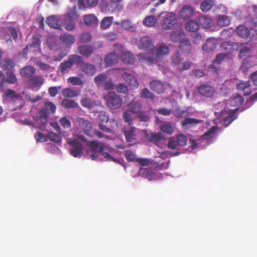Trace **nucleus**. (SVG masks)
I'll list each match as a JSON object with an SVG mask.
<instances>
[{"mask_svg":"<svg viewBox=\"0 0 257 257\" xmlns=\"http://www.w3.org/2000/svg\"><path fill=\"white\" fill-rule=\"evenodd\" d=\"M155 58L154 56L150 57L147 53L140 54V59L146 60L149 64H153L155 60H160L167 56L170 52V49L165 43L158 44L154 48Z\"/></svg>","mask_w":257,"mask_h":257,"instance_id":"obj_1","label":"nucleus"},{"mask_svg":"<svg viewBox=\"0 0 257 257\" xmlns=\"http://www.w3.org/2000/svg\"><path fill=\"white\" fill-rule=\"evenodd\" d=\"M83 60L81 56L77 54L70 55L67 60L64 61L61 63L59 69L61 73L65 74L69 72L74 64L79 65Z\"/></svg>","mask_w":257,"mask_h":257,"instance_id":"obj_2","label":"nucleus"},{"mask_svg":"<svg viewBox=\"0 0 257 257\" xmlns=\"http://www.w3.org/2000/svg\"><path fill=\"white\" fill-rule=\"evenodd\" d=\"M98 118L100 121L98 124L99 127L105 132L111 133L112 132V128L114 127V125L117 126L118 122L114 118L111 119L109 121V123L111 124L110 127H107L104 124V123H107L109 120V117L105 111H101L99 112Z\"/></svg>","mask_w":257,"mask_h":257,"instance_id":"obj_3","label":"nucleus"},{"mask_svg":"<svg viewBox=\"0 0 257 257\" xmlns=\"http://www.w3.org/2000/svg\"><path fill=\"white\" fill-rule=\"evenodd\" d=\"M106 104L111 110L120 108L122 104V99L114 92L108 93L104 97Z\"/></svg>","mask_w":257,"mask_h":257,"instance_id":"obj_4","label":"nucleus"},{"mask_svg":"<svg viewBox=\"0 0 257 257\" xmlns=\"http://www.w3.org/2000/svg\"><path fill=\"white\" fill-rule=\"evenodd\" d=\"M67 143L72 147L69 150L71 155L75 158L80 157L82 155L83 145L79 140L69 138L67 140Z\"/></svg>","mask_w":257,"mask_h":257,"instance_id":"obj_5","label":"nucleus"},{"mask_svg":"<svg viewBox=\"0 0 257 257\" xmlns=\"http://www.w3.org/2000/svg\"><path fill=\"white\" fill-rule=\"evenodd\" d=\"M115 52H112L105 55L104 62L106 66H112L116 64L119 57V53L123 50V46L119 44L114 45Z\"/></svg>","mask_w":257,"mask_h":257,"instance_id":"obj_6","label":"nucleus"},{"mask_svg":"<svg viewBox=\"0 0 257 257\" xmlns=\"http://www.w3.org/2000/svg\"><path fill=\"white\" fill-rule=\"evenodd\" d=\"M99 7L101 11L104 13L114 11H120L122 9L121 6L117 4L114 7L111 3H108L107 0H101Z\"/></svg>","mask_w":257,"mask_h":257,"instance_id":"obj_7","label":"nucleus"},{"mask_svg":"<svg viewBox=\"0 0 257 257\" xmlns=\"http://www.w3.org/2000/svg\"><path fill=\"white\" fill-rule=\"evenodd\" d=\"M236 50L239 51V57L242 58L249 56L251 52L252 46L250 43H238L236 44Z\"/></svg>","mask_w":257,"mask_h":257,"instance_id":"obj_8","label":"nucleus"},{"mask_svg":"<svg viewBox=\"0 0 257 257\" xmlns=\"http://www.w3.org/2000/svg\"><path fill=\"white\" fill-rule=\"evenodd\" d=\"M215 89L214 87L204 84L198 87V92L202 96L206 97H212L215 93Z\"/></svg>","mask_w":257,"mask_h":257,"instance_id":"obj_9","label":"nucleus"},{"mask_svg":"<svg viewBox=\"0 0 257 257\" xmlns=\"http://www.w3.org/2000/svg\"><path fill=\"white\" fill-rule=\"evenodd\" d=\"M143 109V104L141 102L135 99L132 100L127 105V111L134 114H137L139 112H141V110Z\"/></svg>","mask_w":257,"mask_h":257,"instance_id":"obj_10","label":"nucleus"},{"mask_svg":"<svg viewBox=\"0 0 257 257\" xmlns=\"http://www.w3.org/2000/svg\"><path fill=\"white\" fill-rule=\"evenodd\" d=\"M79 129L80 130V132H83L84 134L87 136H90L91 132L92 130L91 123L87 120L82 118H80L78 119Z\"/></svg>","mask_w":257,"mask_h":257,"instance_id":"obj_11","label":"nucleus"},{"mask_svg":"<svg viewBox=\"0 0 257 257\" xmlns=\"http://www.w3.org/2000/svg\"><path fill=\"white\" fill-rule=\"evenodd\" d=\"M80 70L88 76H93L96 71V67L89 63H82L79 64Z\"/></svg>","mask_w":257,"mask_h":257,"instance_id":"obj_12","label":"nucleus"},{"mask_svg":"<svg viewBox=\"0 0 257 257\" xmlns=\"http://www.w3.org/2000/svg\"><path fill=\"white\" fill-rule=\"evenodd\" d=\"M151 89L157 93L161 94L165 92V86L164 83L158 80H155L150 83Z\"/></svg>","mask_w":257,"mask_h":257,"instance_id":"obj_13","label":"nucleus"},{"mask_svg":"<svg viewBox=\"0 0 257 257\" xmlns=\"http://www.w3.org/2000/svg\"><path fill=\"white\" fill-rule=\"evenodd\" d=\"M153 45L152 39L147 36H145L140 38L138 44L140 49L147 50L150 48Z\"/></svg>","mask_w":257,"mask_h":257,"instance_id":"obj_14","label":"nucleus"},{"mask_svg":"<svg viewBox=\"0 0 257 257\" xmlns=\"http://www.w3.org/2000/svg\"><path fill=\"white\" fill-rule=\"evenodd\" d=\"M77 51L80 55L84 57H88L93 54L94 47L90 45H83L78 47Z\"/></svg>","mask_w":257,"mask_h":257,"instance_id":"obj_15","label":"nucleus"},{"mask_svg":"<svg viewBox=\"0 0 257 257\" xmlns=\"http://www.w3.org/2000/svg\"><path fill=\"white\" fill-rule=\"evenodd\" d=\"M176 25H178V21L176 17H164L162 27L164 29H171Z\"/></svg>","mask_w":257,"mask_h":257,"instance_id":"obj_16","label":"nucleus"},{"mask_svg":"<svg viewBox=\"0 0 257 257\" xmlns=\"http://www.w3.org/2000/svg\"><path fill=\"white\" fill-rule=\"evenodd\" d=\"M122 78L129 85L135 88L139 86V83L136 77L128 73H124L122 74Z\"/></svg>","mask_w":257,"mask_h":257,"instance_id":"obj_17","label":"nucleus"},{"mask_svg":"<svg viewBox=\"0 0 257 257\" xmlns=\"http://www.w3.org/2000/svg\"><path fill=\"white\" fill-rule=\"evenodd\" d=\"M217 45V39L213 38H208L202 46V49L206 52L212 51L216 48Z\"/></svg>","mask_w":257,"mask_h":257,"instance_id":"obj_18","label":"nucleus"},{"mask_svg":"<svg viewBox=\"0 0 257 257\" xmlns=\"http://www.w3.org/2000/svg\"><path fill=\"white\" fill-rule=\"evenodd\" d=\"M179 48L184 53H190L191 52L192 46L188 38H184L180 41Z\"/></svg>","mask_w":257,"mask_h":257,"instance_id":"obj_19","label":"nucleus"},{"mask_svg":"<svg viewBox=\"0 0 257 257\" xmlns=\"http://www.w3.org/2000/svg\"><path fill=\"white\" fill-rule=\"evenodd\" d=\"M16 66V63L11 59H5L1 64V67L4 70L10 72L13 71Z\"/></svg>","mask_w":257,"mask_h":257,"instance_id":"obj_20","label":"nucleus"},{"mask_svg":"<svg viewBox=\"0 0 257 257\" xmlns=\"http://www.w3.org/2000/svg\"><path fill=\"white\" fill-rule=\"evenodd\" d=\"M121 59L122 61L125 64H133L135 62V57L133 53L128 51H121Z\"/></svg>","mask_w":257,"mask_h":257,"instance_id":"obj_21","label":"nucleus"},{"mask_svg":"<svg viewBox=\"0 0 257 257\" xmlns=\"http://www.w3.org/2000/svg\"><path fill=\"white\" fill-rule=\"evenodd\" d=\"M60 40L64 43V45L69 46L74 44L75 41V37L68 33L62 34L60 36Z\"/></svg>","mask_w":257,"mask_h":257,"instance_id":"obj_22","label":"nucleus"},{"mask_svg":"<svg viewBox=\"0 0 257 257\" xmlns=\"http://www.w3.org/2000/svg\"><path fill=\"white\" fill-rule=\"evenodd\" d=\"M41 41L39 36H35L32 38V42L31 44L27 45L23 50L24 53L28 52V51L31 48H35L36 50H40Z\"/></svg>","mask_w":257,"mask_h":257,"instance_id":"obj_23","label":"nucleus"},{"mask_svg":"<svg viewBox=\"0 0 257 257\" xmlns=\"http://www.w3.org/2000/svg\"><path fill=\"white\" fill-rule=\"evenodd\" d=\"M80 94V90L70 88H66L62 90L63 96L67 98H73L78 96Z\"/></svg>","mask_w":257,"mask_h":257,"instance_id":"obj_24","label":"nucleus"},{"mask_svg":"<svg viewBox=\"0 0 257 257\" xmlns=\"http://www.w3.org/2000/svg\"><path fill=\"white\" fill-rule=\"evenodd\" d=\"M251 85L248 81L239 83L237 85V89L244 92V95L248 96L250 94L251 91L250 89Z\"/></svg>","mask_w":257,"mask_h":257,"instance_id":"obj_25","label":"nucleus"},{"mask_svg":"<svg viewBox=\"0 0 257 257\" xmlns=\"http://www.w3.org/2000/svg\"><path fill=\"white\" fill-rule=\"evenodd\" d=\"M185 36V32L183 30L179 28L176 31H174L170 35V39L172 42H179L182 40L183 37Z\"/></svg>","mask_w":257,"mask_h":257,"instance_id":"obj_26","label":"nucleus"},{"mask_svg":"<svg viewBox=\"0 0 257 257\" xmlns=\"http://www.w3.org/2000/svg\"><path fill=\"white\" fill-rule=\"evenodd\" d=\"M46 23L50 27L55 29H60L62 25L59 19V17H47Z\"/></svg>","mask_w":257,"mask_h":257,"instance_id":"obj_27","label":"nucleus"},{"mask_svg":"<svg viewBox=\"0 0 257 257\" xmlns=\"http://www.w3.org/2000/svg\"><path fill=\"white\" fill-rule=\"evenodd\" d=\"M237 35L242 38L247 39L250 35V31L249 29L243 25H239L236 29Z\"/></svg>","mask_w":257,"mask_h":257,"instance_id":"obj_28","label":"nucleus"},{"mask_svg":"<svg viewBox=\"0 0 257 257\" xmlns=\"http://www.w3.org/2000/svg\"><path fill=\"white\" fill-rule=\"evenodd\" d=\"M243 101V98L240 95H236L235 96L231 98L230 100V105L232 106L236 107L234 112L238 110V107L242 105Z\"/></svg>","mask_w":257,"mask_h":257,"instance_id":"obj_29","label":"nucleus"},{"mask_svg":"<svg viewBox=\"0 0 257 257\" xmlns=\"http://www.w3.org/2000/svg\"><path fill=\"white\" fill-rule=\"evenodd\" d=\"M199 22L202 28L208 29L213 26V22L210 17H199Z\"/></svg>","mask_w":257,"mask_h":257,"instance_id":"obj_30","label":"nucleus"},{"mask_svg":"<svg viewBox=\"0 0 257 257\" xmlns=\"http://www.w3.org/2000/svg\"><path fill=\"white\" fill-rule=\"evenodd\" d=\"M201 120L194 118L187 117L181 121V125L183 127H190L201 123Z\"/></svg>","mask_w":257,"mask_h":257,"instance_id":"obj_31","label":"nucleus"},{"mask_svg":"<svg viewBox=\"0 0 257 257\" xmlns=\"http://www.w3.org/2000/svg\"><path fill=\"white\" fill-rule=\"evenodd\" d=\"M147 139L151 142L158 145L160 141L163 139L161 133H151L147 135Z\"/></svg>","mask_w":257,"mask_h":257,"instance_id":"obj_32","label":"nucleus"},{"mask_svg":"<svg viewBox=\"0 0 257 257\" xmlns=\"http://www.w3.org/2000/svg\"><path fill=\"white\" fill-rule=\"evenodd\" d=\"M136 128L131 127L124 131V135L128 142H132L136 140Z\"/></svg>","mask_w":257,"mask_h":257,"instance_id":"obj_33","label":"nucleus"},{"mask_svg":"<svg viewBox=\"0 0 257 257\" xmlns=\"http://www.w3.org/2000/svg\"><path fill=\"white\" fill-rule=\"evenodd\" d=\"M215 5L213 0H204L200 4V9L203 12L209 11Z\"/></svg>","mask_w":257,"mask_h":257,"instance_id":"obj_34","label":"nucleus"},{"mask_svg":"<svg viewBox=\"0 0 257 257\" xmlns=\"http://www.w3.org/2000/svg\"><path fill=\"white\" fill-rule=\"evenodd\" d=\"M160 130L163 133L168 135H172L174 132V128L170 122H165L160 126Z\"/></svg>","mask_w":257,"mask_h":257,"instance_id":"obj_35","label":"nucleus"},{"mask_svg":"<svg viewBox=\"0 0 257 257\" xmlns=\"http://www.w3.org/2000/svg\"><path fill=\"white\" fill-rule=\"evenodd\" d=\"M237 43L224 42L221 44V49L227 53H231L234 49H236V44Z\"/></svg>","mask_w":257,"mask_h":257,"instance_id":"obj_36","label":"nucleus"},{"mask_svg":"<svg viewBox=\"0 0 257 257\" xmlns=\"http://www.w3.org/2000/svg\"><path fill=\"white\" fill-rule=\"evenodd\" d=\"M81 105L88 109H91L94 106V102L88 96H85L80 100Z\"/></svg>","mask_w":257,"mask_h":257,"instance_id":"obj_37","label":"nucleus"},{"mask_svg":"<svg viewBox=\"0 0 257 257\" xmlns=\"http://www.w3.org/2000/svg\"><path fill=\"white\" fill-rule=\"evenodd\" d=\"M142 176L149 181L156 180L157 179L156 174L151 170L147 169H141Z\"/></svg>","mask_w":257,"mask_h":257,"instance_id":"obj_38","label":"nucleus"},{"mask_svg":"<svg viewBox=\"0 0 257 257\" xmlns=\"http://www.w3.org/2000/svg\"><path fill=\"white\" fill-rule=\"evenodd\" d=\"M36 70L35 68L31 66H28L24 67L21 71V74L23 76L30 77L35 73Z\"/></svg>","mask_w":257,"mask_h":257,"instance_id":"obj_39","label":"nucleus"},{"mask_svg":"<svg viewBox=\"0 0 257 257\" xmlns=\"http://www.w3.org/2000/svg\"><path fill=\"white\" fill-rule=\"evenodd\" d=\"M61 105L67 109L75 108L78 106V103L74 100L68 99H64L62 101Z\"/></svg>","mask_w":257,"mask_h":257,"instance_id":"obj_40","label":"nucleus"},{"mask_svg":"<svg viewBox=\"0 0 257 257\" xmlns=\"http://www.w3.org/2000/svg\"><path fill=\"white\" fill-rule=\"evenodd\" d=\"M199 24L198 22L190 20L186 24V29L190 32H196L199 28Z\"/></svg>","mask_w":257,"mask_h":257,"instance_id":"obj_41","label":"nucleus"},{"mask_svg":"<svg viewBox=\"0 0 257 257\" xmlns=\"http://www.w3.org/2000/svg\"><path fill=\"white\" fill-rule=\"evenodd\" d=\"M3 97L7 99H11L14 100V99H18L19 97V95L15 91L9 89L6 90Z\"/></svg>","mask_w":257,"mask_h":257,"instance_id":"obj_42","label":"nucleus"},{"mask_svg":"<svg viewBox=\"0 0 257 257\" xmlns=\"http://www.w3.org/2000/svg\"><path fill=\"white\" fill-rule=\"evenodd\" d=\"M88 145L93 152L102 153L104 150L103 147L100 146L97 142L95 141H90L88 143Z\"/></svg>","mask_w":257,"mask_h":257,"instance_id":"obj_43","label":"nucleus"},{"mask_svg":"<svg viewBox=\"0 0 257 257\" xmlns=\"http://www.w3.org/2000/svg\"><path fill=\"white\" fill-rule=\"evenodd\" d=\"M194 10L192 7L190 6H184L180 12V16H192Z\"/></svg>","mask_w":257,"mask_h":257,"instance_id":"obj_44","label":"nucleus"},{"mask_svg":"<svg viewBox=\"0 0 257 257\" xmlns=\"http://www.w3.org/2000/svg\"><path fill=\"white\" fill-rule=\"evenodd\" d=\"M137 116L141 121L148 122L150 120L151 117L150 116V112L143 110H141V112L137 114Z\"/></svg>","mask_w":257,"mask_h":257,"instance_id":"obj_45","label":"nucleus"},{"mask_svg":"<svg viewBox=\"0 0 257 257\" xmlns=\"http://www.w3.org/2000/svg\"><path fill=\"white\" fill-rule=\"evenodd\" d=\"M74 17H67L64 21L65 29L68 31H71L75 28Z\"/></svg>","mask_w":257,"mask_h":257,"instance_id":"obj_46","label":"nucleus"},{"mask_svg":"<svg viewBox=\"0 0 257 257\" xmlns=\"http://www.w3.org/2000/svg\"><path fill=\"white\" fill-rule=\"evenodd\" d=\"M140 96L142 98L152 100L154 99L155 98V95L147 88H144L142 89L140 93Z\"/></svg>","mask_w":257,"mask_h":257,"instance_id":"obj_47","label":"nucleus"},{"mask_svg":"<svg viewBox=\"0 0 257 257\" xmlns=\"http://www.w3.org/2000/svg\"><path fill=\"white\" fill-rule=\"evenodd\" d=\"M107 77L106 75L103 73H100L95 77L94 81L98 86H100L102 84H104V82L107 79Z\"/></svg>","mask_w":257,"mask_h":257,"instance_id":"obj_48","label":"nucleus"},{"mask_svg":"<svg viewBox=\"0 0 257 257\" xmlns=\"http://www.w3.org/2000/svg\"><path fill=\"white\" fill-rule=\"evenodd\" d=\"M67 81L73 85L82 86L84 84L83 80L80 78L76 76L69 77L67 79Z\"/></svg>","mask_w":257,"mask_h":257,"instance_id":"obj_49","label":"nucleus"},{"mask_svg":"<svg viewBox=\"0 0 257 257\" xmlns=\"http://www.w3.org/2000/svg\"><path fill=\"white\" fill-rule=\"evenodd\" d=\"M182 61V58L180 52L177 51L175 54L172 56L171 63L174 66L178 65Z\"/></svg>","mask_w":257,"mask_h":257,"instance_id":"obj_50","label":"nucleus"},{"mask_svg":"<svg viewBox=\"0 0 257 257\" xmlns=\"http://www.w3.org/2000/svg\"><path fill=\"white\" fill-rule=\"evenodd\" d=\"M157 22L156 17H145L143 21V24L147 27H153Z\"/></svg>","mask_w":257,"mask_h":257,"instance_id":"obj_51","label":"nucleus"},{"mask_svg":"<svg viewBox=\"0 0 257 257\" xmlns=\"http://www.w3.org/2000/svg\"><path fill=\"white\" fill-rule=\"evenodd\" d=\"M176 139L179 146L183 147L187 144L188 139L185 135L180 134L177 136Z\"/></svg>","mask_w":257,"mask_h":257,"instance_id":"obj_52","label":"nucleus"},{"mask_svg":"<svg viewBox=\"0 0 257 257\" xmlns=\"http://www.w3.org/2000/svg\"><path fill=\"white\" fill-rule=\"evenodd\" d=\"M59 123L64 128H69L71 127V122L70 119L66 116L61 117L59 119Z\"/></svg>","mask_w":257,"mask_h":257,"instance_id":"obj_53","label":"nucleus"},{"mask_svg":"<svg viewBox=\"0 0 257 257\" xmlns=\"http://www.w3.org/2000/svg\"><path fill=\"white\" fill-rule=\"evenodd\" d=\"M217 25L221 27L227 26L229 25L230 20L229 17H218Z\"/></svg>","mask_w":257,"mask_h":257,"instance_id":"obj_54","label":"nucleus"},{"mask_svg":"<svg viewBox=\"0 0 257 257\" xmlns=\"http://www.w3.org/2000/svg\"><path fill=\"white\" fill-rule=\"evenodd\" d=\"M237 118L236 115L235 114V112H231L229 115L226 117L223 120V124L227 126L229 125L232 121Z\"/></svg>","mask_w":257,"mask_h":257,"instance_id":"obj_55","label":"nucleus"},{"mask_svg":"<svg viewBox=\"0 0 257 257\" xmlns=\"http://www.w3.org/2000/svg\"><path fill=\"white\" fill-rule=\"evenodd\" d=\"M6 81L10 84H15L17 82V79L13 72H7Z\"/></svg>","mask_w":257,"mask_h":257,"instance_id":"obj_56","label":"nucleus"},{"mask_svg":"<svg viewBox=\"0 0 257 257\" xmlns=\"http://www.w3.org/2000/svg\"><path fill=\"white\" fill-rule=\"evenodd\" d=\"M92 36L89 32L83 33L80 36V40L83 43H87L91 41Z\"/></svg>","mask_w":257,"mask_h":257,"instance_id":"obj_57","label":"nucleus"},{"mask_svg":"<svg viewBox=\"0 0 257 257\" xmlns=\"http://www.w3.org/2000/svg\"><path fill=\"white\" fill-rule=\"evenodd\" d=\"M112 17H104L101 22V27L102 29L108 28L111 24Z\"/></svg>","mask_w":257,"mask_h":257,"instance_id":"obj_58","label":"nucleus"},{"mask_svg":"<svg viewBox=\"0 0 257 257\" xmlns=\"http://www.w3.org/2000/svg\"><path fill=\"white\" fill-rule=\"evenodd\" d=\"M31 82L37 86H40L43 83L44 79L41 76L35 75L31 78Z\"/></svg>","mask_w":257,"mask_h":257,"instance_id":"obj_59","label":"nucleus"},{"mask_svg":"<svg viewBox=\"0 0 257 257\" xmlns=\"http://www.w3.org/2000/svg\"><path fill=\"white\" fill-rule=\"evenodd\" d=\"M84 23L86 25L90 26L98 23L97 17H84Z\"/></svg>","mask_w":257,"mask_h":257,"instance_id":"obj_60","label":"nucleus"},{"mask_svg":"<svg viewBox=\"0 0 257 257\" xmlns=\"http://www.w3.org/2000/svg\"><path fill=\"white\" fill-rule=\"evenodd\" d=\"M48 138L50 141L57 143L60 142L61 141V138L59 135L54 132H50L48 134Z\"/></svg>","mask_w":257,"mask_h":257,"instance_id":"obj_61","label":"nucleus"},{"mask_svg":"<svg viewBox=\"0 0 257 257\" xmlns=\"http://www.w3.org/2000/svg\"><path fill=\"white\" fill-rule=\"evenodd\" d=\"M35 137L37 142H45L48 140V136L42 134L40 132H37L35 135Z\"/></svg>","mask_w":257,"mask_h":257,"instance_id":"obj_62","label":"nucleus"},{"mask_svg":"<svg viewBox=\"0 0 257 257\" xmlns=\"http://www.w3.org/2000/svg\"><path fill=\"white\" fill-rule=\"evenodd\" d=\"M61 86L50 87L48 89V93L52 97H55L61 89Z\"/></svg>","mask_w":257,"mask_h":257,"instance_id":"obj_63","label":"nucleus"},{"mask_svg":"<svg viewBox=\"0 0 257 257\" xmlns=\"http://www.w3.org/2000/svg\"><path fill=\"white\" fill-rule=\"evenodd\" d=\"M116 91L119 93L126 94L128 92L127 86L123 83H119L116 87Z\"/></svg>","mask_w":257,"mask_h":257,"instance_id":"obj_64","label":"nucleus"}]
</instances>
